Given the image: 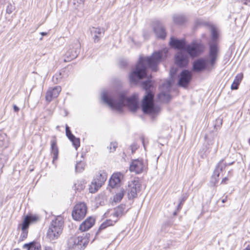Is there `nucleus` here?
<instances>
[{
  "label": "nucleus",
  "mask_w": 250,
  "mask_h": 250,
  "mask_svg": "<svg viewBox=\"0 0 250 250\" xmlns=\"http://www.w3.org/2000/svg\"><path fill=\"white\" fill-rule=\"evenodd\" d=\"M85 182L83 180L78 181L75 183L74 187L76 190L80 191L84 188Z\"/></svg>",
  "instance_id": "29"
},
{
  "label": "nucleus",
  "mask_w": 250,
  "mask_h": 250,
  "mask_svg": "<svg viewBox=\"0 0 250 250\" xmlns=\"http://www.w3.org/2000/svg\"><path fill=\"white\" fill-rule=\"evenodd\" d=\"M14 250H18V249H15Z\"/></svg>",
  "instance_id": "55"
},
{
  "label": "nucleus",
  "mask_w": 250,
  "mask_h": 250,
  "mask_svg": "<svg viewBox=\"0 0 250 250\" xmlns=\"http://www.w3.org/2000/svg\"><path fill=\"white\" fill-rule=\"evenodd\" d=\"M44 250H53V249L50 247H45Z\"/></svg>",
  "instance_id": "44"
},
{
  "label": "nucleus",
  "mask_w": 250,
  "mask_h": 250,
  "mask_svg": "<svg viewBox=\"0 0 250 250\" xmlns=\"http://www.w3.org/2000/svg\"><path fill=\"white\" fill-rule=\"evenodd\" d=\"M24 249L27 250H41V246H36V243L34 242L25 244L23 246Z\"/></svg>",
  "instance_id": "26"
},
{
  "label": "nucleus",
  "mask_w": 250,
  "mask_h": 250,
  "mask_svg": "<svg viewBox=\"0 0 250 250\" xmlns=\"http://www.w3.org/2000/svg\"><path fill=\"white\" fill-rule=\"evenodd\" d=\"M91 33L93 36V39L95 42H99L100 40V37L102 33H104V31L103 29L99 27H92L90 29Z\"/></svg>",
  "instance_id": "24"
},
{
  "label": "nucleus",
  "mask_w": 250,
  "mask_h": 250,
  "mask_svg": "<svg viewBox=\"0 0 250 250\" xmlns=\"http://www.w3.org/2000/svg\"><path fill=\"white\" fill-rule=\"evenodd\" d=\"M170 45L175 48L184 50L186 47V42L184 40H178L171 37L169 42Z\"/></svg>",
  "instance_id": "20"
},
{
  "label": "nucleus",
  "mask_w": 250,
  "mask_h": 250,
  "mask_svg": "<svg viewBox=\"0 0 250 250\" xmlns=\"http://www.w3.org/2000/svg\"><path fill=\"white\" fill-rule=\"evenodd\" d=\"M243 1L244 4L250 6V0H244Z\"/></svg>",
  "instance_id": "40"
},
{
  "label": "nucleus",
  "mask_w": 250,
  "mask_h": 250,
  "mask_svg": "<svg viewBox=\"0 0 250 250\" xmlns=\"http://www.w3.org/2000/svg\"><path fill=\"white\" fill-rule=\"evenodd\" d=\"M62 88L60 86H56L54 87H50L46 92L45 99L48 102H51L53 99L57 98Z\"/></svg>",
  "instance_id": "13"
},
{
  "label": "nucleus",
  "mask_w": 250,
  "mask_h": 250,
  "mask_svg": "<svg viewBox=\"0 0 250 250\" xmlns=\"http://www.w3.org/2000/svg\"><path fill=\"white\" fill-rule=\"evenodd\" d=\"M191 79V74L188 70H183L180 74L179 84L183 87L187 86Z\"/></svg>",
  "instance_id": "14"
},
{
  "label": "nucleus",
  "mask_w": 250,
  "mask_h": 250,
  "mask_svg": "<svg viewBox=\"0 0 250 250\" xmlns=\"http://www.w3.org/2000/svg\"><path fill=\"white\" fill-rule=\"evenodd\" d=\"M144 38H145V39H146V35H145V34H144Z\"/></svg>",
  "instance_id": "51"
},
{
  "label": "nucleus",
  "mask_w": 250,
  "mask_h": 250,
  "mask_svg": "<svg viewBox=\"0 0 250 250\" xmlns=\"http://www.w3.org/2000/svg\"><path fill=\"white\" fill-rule=\"evenodd\" d=\"M63 220L61 216L53 220L47 232V237L51 241L58 239L62 232Z\"/></svg>",
  "instance_id": "4"
},
{
  "label": "nucleus",
  "mask_w": 250,
  "mask_h": 250,
  "mask_svg": "<svg viewBox=\"0 0 250 250\" xmlns=\"http://www.w3.org/2000/svg\"><path fill=\"white\" fill-rule=\"evenodd\" d=\"M159 98L161 101H168L170 98V96L167 93L161 92L159 94Z\"/></svg>",
  "instance_id": "31"
},
{
  "label": "nucleus",
  "mask_w": 250,
  "mask_h": 250,
  "mask_svg": "<svg viewBox=\"0 0 250 250\" xmlns=\"http://www.w3.org/2000/svg\"><path fill=\"white\" fill-rule=\"evenodd\" d=\"M147 169V162L143 159L132 160L129 166V170L137 174L146 171Z\"/></svg>",
  "instance_id": "8"
},
{
  "label": "nucleus",
  "mask_w": 250,
  "mask_h": 250,
  "mask_svg": "<svg viewBox=\"0 0 250 250\" xmlns=\"http://www.w3.org/2000/svg\"><path fill=\"white\" fill-rule=\"evenodd\" d=\"M143 86L144 89L146 90H148L150 89L151 86V83L150 81H147L144 82L143 83Z\"/></svg>",
  "instance_id": "36"
},
{
  "label": "nucleus",
  "mask_w": 250,
  "mask_h": 250,
  "mask_svg": "<svg viewBox=\"0 0 250 250\" xmlns=\"http://www.w3.org/2000/svg\"><path fill=\"white\" fill-rule=\"evenodd\" d=\"M244 250H250V245H248Z\"/></svg>",
  "instance_id": "46"
},
{
  "label": "nucleus",
  "mask_w": 250,
  "mask_h": 250,
  "mask_svg": "<svg viewBox=\"0 0 250 250\" xmlns=\"http://www.w3.org/2000/svg\"><path fill=\"white\" fill-rule=\"evenodd\" d=\"M142 107L143 111L146 114H149L154 116L158 114L160 108L158 106L154 105L153 102V95L148 92L144 98L142 102Z\"/></svg>",
  "instance_id": "5"
},
{
  "label": "nucleus",
  "mask_w": 250,
  "mask_h": 250,
  "mask_svg": "<svg viewBox=\"0 0 250 250\" xmlns=\"http://www.w3.org/2000/svg\"><path fill=\"white\" fill-rule=\"evenodd\" d=\"M206 62L204 59H198L193 63V69L196 71H202L206 68Z\"/></svg>",
  "instance_id": "22"
},
{
  "label": "nucleus",
  "mask_w": 250,
  "mask_h": 250,
  "mask_svg": "<svg viewBox=\"0 0 250 250\" xmlns=\"http://www.w3.org/2000/svg\"><path fill=\"white\" fill-rule=\"evenodd\" d=\"M69 140L72 142L73 145L77 150V148L80 146V141L79 138H76L74 136V138H71Z\"/></svg>",
  "instance_id": "30"
},
{
  "label": "nucleus",
  "mask_w": 250,
  "mask_h": 250,
  "mask_svg": "<svg viewBox=\"0 0 250 250\" xmlns=\"http://www.w3.org/2000/svg\"><path fill=\"white\" fill-rule=\"evenodd\" d=\"M65 132L66 135L69 139L71 138H74V135L71 133V131L69 129V127L67 125L65 127Z\"/></svg>",
  "instance_id": "37"
},
{
  "label": "nucleus",
  "mask_w": 250,
  "mask_h": 250,
  "mask_svg": "<svg viewBox=\"0 0 250 250\" xmlns=\"http://www.w3.org/2000/svg\"><path fill=\"white\" fill-rule=\"evenodd\" d=\"M166 85H167V86L168 88H169V87H170V82H167V83Z\"/></svg>",
  "instance_id": "48"
},
{
  "label": "nucleus",
  "mask_w": 250,
  "mask_h": 250,
  "mask_svg": "<svg viewBox=\"0 0 250 250\" xmlns=\"http://www.w3.org/2000/svg\"><path fill=\"white\" fill-rule=\"evenodd\" d=\"M117 147V144L116 142H112L111 143L109 146L107 147V148L109 149V151L110 152H113L115 150Z\"/></svg>",
  "instance_id": "34"
},
{
  "label": "nucleus",
  "mask_w": 250,
  "mask_h": 250,
  "mask_svg": "<svg viewBox=\"0 0 250 250\" xmlns=\"http://www.w3.org/2000/svg\"><path fill=\"white\" fill-rule=\"evenodd\" d=\"M102 98L104 103L112 109L120 110L124 106L127 105L132 111H135L138 107V97L134 95L130 98H126L124 93L111 96L105 91L102 93Z\"/></svg>",
  "instance_id": "2"
},
{
  "label": "nucleus",
  "mask_w": 250,
  "mask_h": 250,
  "mask_svg": "<svg viewBox=\"0 0 250 250\" xmlns=\"http://www.w3.org/2000/svg\"><path fill=\"white\" fill-rule=\"evenodd\" d=\"M123 178V175L121 173H114L111 177L109 184V186L114 188L117 186L120 183L121 179Z\"/></svg>",
  "instance_id": "19"
},
{
  "label": "nucleus",
  "mask_w": 250,
  "mask_h": 250,
  "mask_svg": "<svg viewBox=\"0 0 250 250\" xmlns=\"http://www.w3.org/2000/svg\"><path fill=\"white\" fill-rule=\"evenodd\" d=\"M227 201V198H225V199H223L222 200V203H225Z\"/></svg>",
  "instance_id": "49"
},
{
  "label": "nucleus",
  "mask_w": 250,
  "mask_h": 250,
  "mask_svg": "<svg viewBox=\"0 0 250 250\" xmlns=\"http://www.w3.org/2000/svg\"><path fill=\"white\" fill-rule=\"evenodd\" d=\"M213 143H214L213 139H208L207 141V144H208V147L210 146H211L213 144Z\"/></svg>",
  "instance_id": "39"
},
{
  "label": "nucleus",
  "mask_w": 250,
  "mask_h": 250,
  "mask_svg": "<svg viewBox=\"0 0 250 250\" xmlns=\"http://www.w3.org/2000/svg\"><path fill=\"white\" fill-rule=\"evenodd\" d=\"M79 51V48L78 46L75 48H70L65 54L64 61L66 62H69L76 58L78 56Z\"/></svg>",
  "instance_id": "17"
},
{
  "label": "nucleus",
  "mask_w": 250,
  "mask_h": 250,
  "mask_svg": "<svg viewBox=\"0 0 250 250\" xmlns=\"http://www.w3.org/2000/svg\"><path fill=\"white\" fill-rule=\"evenodd\" d=\"M163 57V51L154 52L151 57H140L135 69L129 75L130 81L132 83H136L139 80L146 76V64L153 71H157L158 64Z\"/></svg>",
  "instance_id": "1"
},
{
  "label": "nucleus",
  "mask_w": 250,
  "mask_h": 250,
  "mask_svg": "<svg viewBox=\"0 0 250 250\" xmlns=\"http://www.w3.org/2000/svg\"><path fill=\"white\" fill-rule=\"evenodd\" d=\"M76 170L77 172H81L84 169V165L82 162L78 163L75 167Z\"/></svg>",
  "instance_id": "33"
},
{
  "label": "nucleus",
  "mask_w": 250,
  "mask_h": 250,
  "mask_svg": "<svg viewBox=\"0 0 250 250\" xmlns=\"http://www.w3.org/2000/svg\"><path fill=\"white\" fill-rule=\"evenodd\" d=\"M228 179L227 177H225L223 179V180H222V184H225L226 183V181H228Z\"/></svg>",
  "instance_id": "43"
},
{
  "label": "nucleus",
  "mask_w": 250,
  "mask_h": 250,
  "mask_svg": "<svg viewBox=\"0 0 250 250\" xmlns=\"http://www.w3.org/2000/svg\"><path fill=\"white\" fill-rule=\"evenodd\" d=\"M186 21V18L183 15H177L173 16V21L176 24H182L184 23Z\"/></svg>",
  "instance_id": "28"
},
{
  "label": "nucleus",
  "mask_w": 250,
  "mask_h": 250,
  "mask_svg": "<svg viewBox=\"0 0 250 250\" xmlns=\"http://www.w3.org/2000/svg\"><path fill=\"white\" fill-rule=\"evenodd\" d=\"M211 33L212 39L215 40L218 37V31L217 29L213 26L211 27Z\"/></svg>",
  "instance_id": "32"
},
{
  "label": "nucleus",
  "mask_w": 250,
  "mask_h": 250,
  "mask_svg": "<svg viewBox=\"0 0 250 250\" xmlns=\"http://www.w3.org/2000/svg\"><path fill=\"white\" fill-rule=\"evenodd\" d=\"M42 38H41L40 39V40L41 41V40H42Z\"/></svg>",
  "instance_id": "52"
},
{
  "label": "nucleus",
  "mask_w": 250,
  "mask_h": 250,
  "mask_svg": "<svg viewBox=\"0 0 250 250\" xmlns=\"http://www.w3.org/2000/svg\"><path fill=\"white\" fill-rule=\"evenodd\" d=\"M243 78V74L241 73L236 75L233 82L231 85V89L236 90L238 88V86L241 82Z\"/></svg>",
  "instance_id": "25"
},
{
  "label": "nucleus",
  "mask_w": 250,
  "mask_h": 250,
  "mask_svg": "<svg viewBox=\"0 0 250 250\" xmlns=\"http://www.w3.org/2000/svg\"><path fill=\"white\" fill-rule=\"evenodd\" d=\"M204 50V47L202 44L197 42H193L186 45L184 50H180L177 53L175 57V62L180 66H185L188 62V58L186 51L190 57L194 58L200 55Z\"/></svg>",
  "instance_id": "3"
},
{
  "label": "nucleus",
  "mask_w": 250,
  "mask_h": 250,
  "mask_svg": "<svg viewBox=\"0 0 250 250\" xmlns=\"http://www.w3.org/2000/svg\"><path fill=\"white\" fill-rule=\"evenodd\" d=\"M41 34L42 36H46L47 35V33L46 32H41Z\"/></svg>",
  "instance_id": "45"
},
{
  "label": "nucleus",
  "mask_w": 250,
  "mask_h": 250,
  "mask_svg": "<svg viewBox=\"0 0 250 250\" xmlns=\"http://www.w3.org/2000/svg\"><path fill=\"white\" fill-rule=\"evenodd\" d=\"M77 3L79 4H83L84 2V0H75Z\"/></svg>",
  "instance_id": "42"
},
{
  "label": "nucleus",
  "mask_w": 250,
  "mask_h": 250,
  "mask_svg": "<svg viewBox=\"0 0 250 250\" xmlns=\"http://www.w3.org/2000/svg\"><path fill=\"white\" fill-rule=\"evenodd\" d=\"M13 109L15 112H18L20 110L19 108L16 105H14Z\"/></svg>",
  "instance_id": "41"
},
{
  "label": "nucleus",
  "mask_w": 250,
  "mask_h": 250,
  "mask_svg": "<svg viewBox=\"0 0 250 250\" xmlns=\"http://www.w3.org/2000/svg\"><path fill=\"white\" fill-rule=\"evenodd\" d=\"M138 145L136 143H133L130 146V149L131 150L132 153L135 152L136 150L138 148Z\"/></svg>",
  "instance_id": "38"
},
{
  "label": "nucleus",
  "mask_w": 250,
  "mask_h": 250,
  "mask_svg": "<svg viewBox=\"0 0 250 250\" xmlns=\"http://www.w3.org/2000/svg\"><path fill=\"white\" fill-rule=\"evenodd\" d=\"M40 219V216L37 215L30 214L25 217L23 223L21 225L22 233L21 235V237L22 238V240L27 237L28 234V228L30 224L35 223L39 221Z\"/></svg>",
  "instance_id": "9"
},
{
  "label": "nucleus",
  "mask_w": 250,
  "mask_h": 250,
  "mask_svg": "<svg viewBox=\"0 0 250 250\" xmlns=\"http://www.w3.org/2000/svg\"><path fill=\"white\" fill-rule=\"evenodd\" d=\"M232 164H233V163H231L229 164V165H231Z\"/></svg>",
  "instance_id": "53"
},
{
  "label": "nucleus",
  "mask_w": 250,
  "mask_h": 250,
  "mask_svg": "<svg viewBox=\"0 0 250 250\" xmlns=\"http://www.w3.org/2000/svg\"><path fill=\"white\" fill-rule=\"evenodd\" d=\"M140 185L139 180L137 178H135L128 183L126 190L129 199L136 197L138 192L140 190Z\"/></svg>",
  "instance_id": "12"
},
{
  "label": "nucleus",
  "mask_w": 250,
  "mask_h": 250,
  "mask_svg": "<svg viewBox=\"0 0 250 250\" xmlns=\"http://www.w3.org/2000/svg\"><path fill=\"white\" fill-rule=\"evenodd\" d=\"M95 219L92 217H88L80 226L79 229L82 231H86L89 230L94 225Z\"/></svg>",
  "instance_id": "16"
},
{
  "label": "nucleus",
  "mask_w": 250,
  "mask_h": 250,
  "mask_svg": "<svg viewBox=\"0 0 250 250\" xmlns=\"http://www.w3.org/2000/svg\"><path fill=\"white\" fill-rule=\"evenodd\" d=\"M107 179V174L104 170H99L95 176L89 187L91 193H95L104 183Z\"/></svg>",
  "instance_id": "7"
},
{
  "label": "nucleus",
  "mask_w": 250,
  "mask_h": 250,
  "mask_svg": "<svg viewBox=\"0 0 250 250\" xmlns=\"http://www.w3.org/2000/svg\"><path fill=\"white\" fill-rule=\"evenodd\" d=\"M142 143L143 144H144V140L143 139H142ZM144 146H145V145H144Z\"/></svg>",
  "instance_id": "50"
},
{
  "label": "nucleus",
  "mask_w": 250,
  "mask_h": 250,
  "mask_svg": "<svg viewBox=\"0 0 250 250\" xmlns=\"http://www.w3.org/2000/svg\"><path fill=\"white\" fill-rule=\"evenodd\" d=\"M218 143H217V146H216V147L214 149V152H216L217 150H218Z\"/></svg>",
  "instance_id": "47"
},
{
  "label": "nucleus",
  "mask_w": 250,
  "mask_h": 250,
  "mask_svg": "<svg viewBox=\"0 0 250 250\" xmlns=\"http://www.w3.org/2000/svg\"><path fill=\"white\" fill-rule=\"evenodd\" d=\"M125 212V206L123 205L109 210L105 213V215L106 217H108L109 219L105 224L103 223L101 225L100 229H104L107 226L113 225L118 221L119 217L121 216Z\"/></svg>",
  "instance_id": "6"
},
{
  "label": "nucleus",
  "mask_w": 250,
  "mask_h": 250,
  "mask_svg": "<svg viewBox=\"0 0 250 250\" xmlns=\"http://www.w3.org/2000/svg\"><path fill=\"white\" fill-rule=\"evenodd\" d=\"M218 52V48L216 43H210V50H209V58L210 59V63L213 64L217 58V54Z\"/></svg>",
  "instance_id": "21"
},
{
  "label": "nucleus",
  "mask_w": 250,
  "mask_h": 250,
  "mask_svg": "<svg viewBox=\"0 0 250 250\" xmlns=\"http://www.w3.org/2000/svg\"><path fill=\"white\" fill-rule=\"evenodd\" d=\"M124 189L122 188L114 196L113 200L115 203L120 202L124 196Z\"/></svg>",
  "instance_id": "27"
},
{
  "label": "nucleus",
  "mask_w": 250,
  "mask_h": 250,
  "mask_svg": "<svg viewBox=\"0 0 250 250\" xmlns=\"http://www.w3.org/2000/svg\"><path fill=\"white\" fill-rule=\"evenodd\" d=\"M89 242V240L86 236H78L71 237L69 239L68 243L70 246L75 249L82 250L85 248Z\"/></svg>",
  "instance_id": "11"
},
{
  "label": "nucleus",
  "mask_w": 250,
  "mask_h": 250,
  "mask_svg": "<svg viewBox=\"0 0 250 250\" xmlns=\"http://www.w3.org/2000/svg\"><path fill=\"white\" fill-rule=\"evenodd\" d=\"M153 30L157 37L164 39L166 37V32L160 22L156 21L153 22Z\"/></svg>",
  "instance_id": "15"
},
{
  "label": "nucleus",
  "mask_w": 250,
  "mask_h": 250,
  "mask_svg": "<svg viewBox=\"0 0 250 250\" xmlns=\"http://www.w3.org/2000/svg\"><path fill=\"white\" fill-rule=\"evenodd\" d=\"M1 205H2V203H0V206H1Z\"/></svg>",
  "instance_id": "54"
},
{
  "label": "nucleus",
  "mask_w": 250,
  "mask_h": 250,
  "mask_svg": "<svg viewBox=\"0 0 250 250\" xmlns=\"http://www.w3.org/2000/svg\"><path fill=\"white\" fill-rule=\"evenodd\" d=\"M51 153L53 155V162H54L57 160L59 153L58 148L57 146V140L55 137L51 141Z\"/></svg>",
  "instance_id": "23"
},
{
  "label": "nucleus",
  "mask_w": 250,
  "mask_h": 250,
  "mask_svg": "<svg viewBox=\"0 0 250 250\" xmlns=\"http://www.w3.org/2000/svg\"><path fill=\"white\" fill-rule=\"evenodd\" d=\"M87 206L83 202L77 204L73 208L72 212V216L76 221H81L86 215L87 213Z\"/></svg>",
  "instance_id": "10"
},
{
  "label": "nucleus",
  "mask_w": 250,
  "mask_h": 250,
  "mask_svg": "<svg viewBox=\"0 0 250 250\" xmlns=\"http://www.w3.org/2000/svg\"><path fill=\"white\" fill-rule=\"evenodd\" d=\"M61 74H56L53 77L52 81L53 83H58L61 81Z\"/></svg>",
  "instance_id": "35"
},
{
  "label": "nucleus",
  "mask_w": 250,
  "mask_h": 250,
  "mask_svg": "<svg viewBox=\"0 0 250 250\" xmlns=\"http://www.w3.org/2000/svg\"><path fill=\"white\" fill-rule=\"evenodd\" d=\"M228 165L224 162L223 160H222L219 162L216 165L215 168L213 172V177L214 178L215 181L218 180L220 173L225 168V167Z\"/></svg>",
  "instance_id": "18"
}]
</instances>
